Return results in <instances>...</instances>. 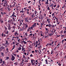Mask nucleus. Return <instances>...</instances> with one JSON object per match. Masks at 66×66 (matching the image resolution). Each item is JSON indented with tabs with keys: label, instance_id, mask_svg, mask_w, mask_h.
Masks as SVG:
<instances>
[{
	"label": "nucleus",
	"instance_id": "nucleus-7",
	"mask_svg": "<svg viewBox=\"0 0 66 66\" xmlns=\"http://www.w3.org/2000/svg\"><path fill=\"white\" fill-rule=\"evenodd\" d=\"M6 36V35H5V34H3V33H2V37H3V36L4 37H5V36Z\"/></svg>",
	"mask_w": 66,
	"mask_h": 66
},
{
	"label": "nucleus",
	"instance_id": "nucleus-41",
	"mask_svg": "<svg viewBox=\"0 0 66 66\" xmlns=\"http://www.w3.org/2000/svg\"><path fill=\"white\" fill-rule=\"evenodd\" d=\"M45 29L46 31H48V30L47 28H45Z\"/></svg>",
	"mask_w": 66,
	"mask_h": 66
},
{
	"label": "nucleus",
	"instance_id": "nucleus-34",
	"mask_svg": "<svg viewBox=\"0 0 66 66\" xmlns=\"http://www.w3.org/2000/svg\"><path fill=\"white\" fill-rule=\"evenodd\" d=\"M62 65V64L61 63H59L58 64V65L59 66H61Z\"/></svg>",
	"mask_w": 66,
	"mask_h": 66
},
{
	"label": "nucleus",
	"instance_id": "nucleus-11",
	"mask_svg": "<svg viewBox=\"0 0 66 66\" xmlns=\"http://www.w3.org/2000/svg\"><path fill=\"white\" fill-rule=\"evenodd\" d=\"M45 61L46 62V64H48V60L46 59L45 60Z\"/></svg>",
	"mask_w": 66,
	"mask_h": 66
},
{
	"label": "nucleus",
	"instance_id": "nucleus-57",
	"mask_svg": "<svg viewBox=\"0 0 66 66\" xmlns=\"http://www.w3.org/2000/svg\"><path fill=\"white\" fill-rule=\"evenodd\" d=\"M19 39H18V42H20V39H19Z\"/></svg>",
	"mask_w": 66,
	"mask_h": 66
},
{
	"label": "nucleus",
	"instance_id": "nucleus-30",
	"mask_svg": "<svg viewBox=\"0 0 66 66\" xmlns=\"http://www.w3.org/2000/svg\"><path fill=\"white\" fill-rule=\"evenodd\" d=\"M15 46L14 45L13 46V48H12V50H13V49H14L15 48Z\"/></svg>",
	"mask_w": 66,
	"mask_h": 66
},
{
	"label": "nucleus",
	"instance_id": "nucleus-51",
	"mask_svg": "<svg viewBox=\"0 0 66 66\" xmlns=\"http://www.w3.org/2000/svg\"><path fill=\"white\" fill-rule=\"evenodd\" d=\"M25 27H26V28H27V27H28V25H26V26H25Z\"/></svg>",
	"mask_w": 66,
	"mask_h": 66
},
{
	"label": "nucleus",
	"instance_id": "nucleus-40",
	"mask_svg": "<svg viewBox=\"0 0 66 66\" xmlns=\"http://www.w3.org/2000/svg\"><path fill=\"white\" fill-rule=\"evenodd\" d=\"M63 30H61V33H63Z\"/></svg>",
	"mask_w": 66,
	"mask_h": 66
},
{
	"label": "nucleus",
	"instance_id": "nucleus-24",
	"mask_svg": "<svg viewBox=\"0 0 66 66\" xmlns=\"http://www.w3.org/2000/svg\"><path fill=\"white\" fill-rule=\"evenodd\" d=\"M53 34H51H51H48L49 35V36H52V35H53Z\"/></svg>",
	"mask_w": 66,
	"mask_h": 66
},
{
	"label": "nucleus",
	"instance_id": "nucleus-52",
	"mask_svg": "<svg viewBox=\"0 0 66 66\" xmlns=\"http://www.w3.org/2000/svg\"><path fill=\"white\" fill-rule=\"evenodd\" d=\"M13 29H15V26H14L13 27Z\"/></svg>",
	"mask_w": 66,
	"mask_h": 66
},
{
	"label": "nucleus",
	"instance_id": "nucleus-19",
	"mask_svg": "<svg viewBox=\"0 0 66 66\" xmlns=\"http://www.w3.org/2000/svg\"><path fill=\"white\" fill-rule=\"evenodd\" d=\"M52 26V25H51L50 24H48V27L49 28H50V27H51Z\"/></svg>",
	"mask_w": 66,
	"mask_h": 66
},
{
	"label": "nucleus",
	"instance_id": "nucleus-46",
	"mask_svg": "<svg viewBox=\"0 0 66 66\" xmlns=\"http://www.w3.org/2000/svg\"><path fill=\"white\" fill-rule=\"evenodd\" d=\"M54 43V41H53L51 43L52 45H53V44Z\"/></svg>",
	"mask_w": 66,
	"mask_h": 66
},
{
	"label": "nucleus",
	"instance_id": "nucleus-39",
	"mask_svg": "<svg viewBox=\"0 0 66 66\" xmlns=\"http://www.w3.org/2000/svg\"><path fill=\"white\" fill-rule=\"evenodd\" d=\"M30 56H31V57H33V55H32V54H31L30 55Z\"/></svg>",
	"mask_w": 66,
	"mask_h": 66
},
{
	"label": "nucleus",
	"instance_id": "nucleus-3",
	"mask_svg": "<svg viewBox=\"0 0 66 66\" xmlns=\"http://www.w3.org/2000/svg\"><path fill=\"white\" fill-rule=\"evenodd\" d=\"M8 29L9 30H10L11 29V25L10 24H8Z\"/></svg>",
	"mask_w": 66,
	"mask_h": 66
},
{
	"label": "nucleus",
	"instance_id": "nucleus-14",
	"mask_svg": "<svg viewBox=\"0 0 66 66\" xmlns=\"http://www.w3.org/2000/svg\"><path fill=\"white\" fill-rule=\"evenodd\" d=\"M4 29H5V31H6V30H7V27H6L5 26H4Z\"/></svg>",
	"mask_w": 66,
	"mask_h": 66
},
{
	"label": "nucleus",
	"instance_id": "nucleus-53",
	"mask_svg": "<svg viewBox=\"0 0 66 66\" xmlns=\"http://www.w3.org/2000/svg\"><path fill=\"white\" fill-rule=\"evenodd\" d=\"M31 52L32 53H35V52L33 51H32Z\"/></svg>",
	"mask_w": 66,
	"mask_h": 66
},
{
	"label": "nucleus",
	"instance_id": "nucleus-64",
	"mask_svg": "<svg viewBox=\"0 0 66 66\" xmlns=\"http://www.w3.org/2000/svg\"><path fill=\"white\" fill-rule=\"evenodd\" d=\"M64 40L65 42H66V39H64Z\"/></svg>",
	"mask_w": 66,
	"mask_h": 66
},
{
	"label": "nucleus",
	"instance_id": "nucleus-27",
	"mask_svg": "<svg viewBox=\"0 0 66 66\" xmlns=\"http://www.w3.org/2000/svg\"><path fill=\"white\" fill-rule=\"evenodd\" d=\"M1 14H2V16H3L4 13H3V12H1Z\"/></svg>",
	"mask_w": 66,
	"mask_h": 66
},
{
	"label": "nucleus",
	"instance_id": "nucleus-56",
	"mask_svg": "<svg viewBox=\"0 0 66 66\" xmlns=\"http://www.w3.org/2000/svg\"><path fill=\"white\" fill-rule=\"evenodd\" d=\"M6 43H5V44H7V43H8V42H7V41H6Z\"/></svg>",
	"mask_w": 66,
	"mask_h": 66
},
{
	"label": "nucleus",
	"instance_id": "nucleus-28",
	"mask_svg": "<svg viewBox=\"0 0 66 66\" xmlns=\"http://www.w3.org/2000/svg\"><path fill=\"white\" fill-rule=\"evenodd\" d=\"M28 20H31V17L29 18L28 19Z\"/></svg>",
	"mask_w": 66,
	"mask_h": 66
},
{
	"label": "nucleus",
	"instance_id": "nucleus-1",
	"mask_svg": "<svg viewBox=\"0 0 66 66\" xmlns=\"http://www.w3.org/2000/svg\"><path fill=\"white\" fill-rule=\"evenodd\" d=\"M2 3L1 4L4 7H5L6 6V5H6L7 6V2L6 1V0H2Z\"/></svg>",
	"mask_w": 66,
	"mask_h": 66
},
{
	"label": "nucleus",
	"instance_id": "nucleus-61",
	"mask_svg": "<svg viewBox=\"0 0 66 66\" xmlns=\"http://www.w3.org/2000/svg\"><path fill=\"white\" fill-rule=\"evenodd\" d=\"M38 41H36V43L37 44H38Z\"/></svg>",
	"mask_w": 66,
	"mask_h": 66
},
{
	"label": "nucleus",
	"instance_id": "nucleus-16",
	"mask_svg": "<svg viewBox=\"0 0 66 66\" xmlns=\"http://www.w3.org/2000/svg\"><path fill=\"white\" fill-rule=\"evenodd\" d=\"M26 15V12H23V14H22V15L23 16H24V15Z\"/></svg>",
	"mask_w": 66,
	"mask_h": 66
},
{
	"label": "nucleus",
	"instance_id": "nucleus-44",
	"mask_svg": "<svg viewBox=\"0 0 66 66\" xmlns=\"http://www.w3.org/2000/svg\"><path fill=\"white\" fill-rule=\"evenodd\" d=\"M50 12H49L50 14H51V13H52V12H51V11L50 10Z\"/></svg>",
	"mask_w": 66,
	"mask_h": 66
},
{
	"label": "nucleus",
	"instance_id": "nucleus-59",
	"mask_svg": "<svg viewBox=\"0 0 66 66\" xmlns=\"http://www.w3.org/2000/svg\"><path fill=\"white\" fill-rule=\"evenodd\" d=\"M40 6L39 5H38V8H40Z\"/></svg>",
	"mask_w": 66,
	"mask_h": 66
},
{
	"label": "nucleus",
	"instance_id": "nucleus-55",
	"mask_svg": "<svg viewBox=\"0 0 66 66\" xmlns=\"http://www.w3.org/2000/svg\"><path fill=\"white\" fill-rule=\"evenodd\" d=\"M22 30H23H23H24V28H23V27H22Z\"/></svg>",
	"mask_w": 66,
	"mask_h": 66
},
{
	"label": "nucleus",
	"instance_id": "nucleus-62",
	"mask_svg": "<svg viewBox=\"0 0 66 66\" xmlns=\"http://www.w3.org/2000/svg\"><path fill=\"white\" fill-rule=\"evenodd\" d=\"M31 1H28V3H30L31 2Z\"/></svg>",
	"mask_w": 66,
	"mask_h": 66
},
{
	"label": "nucleus",
	"instance_id": "nucleus-21",
	"mask_svg": "<svg viewBox=\"0 0 66 66\" xmlns=\"http://www.w3.org/2000/svg\"><path fill=\"white\" fill-rule=\"evenodd\" d=\"M52 45V44H51V43H48V46H51Z\"/></svg>",
	"mask_w": 66,
	"mask_h": 66
},
{
	"label": "nucleus",
	"instance_id": "nucleus-26",
	"mask_svg": "<svg viewBox=\"0 0 66 66\" xmlns=\"http://www.w3.org/2000/svg\"><path fill=\"white\" fill-rule=\"evenodd\" d=\"M25 49V48H23V47H22V51L23 50H24Z\"/></svg>",
	"mask_w": 66,
	"mask_h": 66
},
{
	"label": "nucleus",
	"instance_id": "nucleus-8",
	"mask_svg": "<svg viewBox=\"0 0 66 66\" xmlns=\"http://www.w3.org/2000/svg\"><path fill=\"white\" fill-rule=\"evenodd\" d=\"M4 32L5 34H9V31H7V32H6L5 31H4Z\"/></svg>",
	"mask_w": 66,
	"mask_h": 66
},
{
	"label": "nucleus",
	"instance_id": "nucleus-20",
	"mask_svg": "<svg viewBox=\"0 0 66 66\" xmlns=\"http://www.w3.org/2000/svg\"><path fill=\"white\" fill-rule=\"evenodd\" d=\"M18 63V62H16L15 63H14V65H17Z\"/></svg>",
	"mask_w": 66,
	"mask_h": 66
},
{
	"label": "nucleus",
	"instance_id": "nucleus-13",
	"mask_svg": "<svg viewBox=\"0 0 66 66\" xmlns=\"http://www.w3.org/2000/svg\"><path fill=\"white\" fill-rule=\"evenodd\" d=\"M3 62V61H2V59H1L0 60V63H2Z\"/></svg>",
	"mask_w": 66,
	"mask_h": 66
},
{
	"label": "nucleus",
	"instance_id": "nucleus-23",
	"mask_svg": "<svg viewBox=\"0 0 66 66\" xmlns=\"http://www.w3.org/2000/svg\"><path fill=\"white\" fill-rule=\"evenodd\" d=\"M36 23H35L34 24H33V25L35 26V27H36Z\"/></svg>",
	"mask_w": 66,
	"mask_h": 66
},
{
	"label": "nucleus",
	"instance_id": "nucleus-58",
	"mask_svg": "<svg viewBox=\"0 0 66 66\" xmlns=\"http://www.w3.org/2000/svg\"><path fill=\"white\" fill-rule=\"evenodd\" d=\"M53 5V4L52 5V4H51L50 5V7H51Z\"/></svg>",
	"mask_w": 66,
	"mask_h": 66
},
{
	"label": "nucleus",
	"instance_id": "nucleus-48",
	"mask_svg": "<svg viewBox=\"0 0 66 66\" xmlns=\"http://www.w3.org/2000/svg\"><path fill=\"white\" fill-rule=\"evenodd\" d=\"M37 53H39V50H37Z\"/></svg>",
	"mask_w": 66,
	"mask_h": 66
},
{
	"label": "nucleus",
	"instance_id": "nucleus-9",
	"mask_svg": "<svg viewBox=\"0 0 66 66\" xmlns=\"http://www.w3.org/2000/svg\"><path fill=\"white\" fill-rule=\"evenodd\" d=\"M47 1L45 2V4H49V3H48V2L49 1L48 0H47Z\"/></svg>",
	"mask_w": 66,
	"mask_h": 66
},
{
	"label": "nucleus",
	"instance_id": "nucleus-17",
	"mask_svg": "<svg viewBox=\"0 0 66 66\" xmlns=\"http://www.w3.org/2000/svg\"><path fill=\"white\" fill-rule=\"evenodd\" d=\"M22 43H23L25 44H27V43L26 42L24 41H22Z\"/></svg>",
	"mask_w": 66,
	"mask_h": 66
},
{
	"label": "nucleus",
	"instance_id": "nucleus-2",
	"mask_svg": "<svg viewBox=\"0 0 66 66\" xmlns=\"http://www.w3.org/2000/svg\"><path fill=\"white\" fill-rule=\"evenodd\" d=\"M15 59V56H14L12 54L11 55V60L12 61H14Z\"/></svg>",
	"mask_w": 66,
	"mask_h": 66
},
{
	"label": "nucleus",
	"instance_id": "nucleus-43",
	"mask_svg": "<svg viewBox=\"0 0 66 66\" xmlns=\"http://www.w3.org/2000/svg\"><path fill=\"white\" fill-rule=\"evenodd\" d=\"M64 36V35H62L61 36V37L63 38Z\"/></svg>",
	"mask_w": 66,
	"mask_h": 66
},
{
	"label": "nucleus",
	"instance_id": "nucleus-31",
	"mask_svg": "<svg viewBox=\"0 0 66 66\" xmlns=\"http://www.w3.org/2000/svg\"><path fill=\"white\" fill-rule=\"evenodd\" d=\"M30 29H31V28H29L28 29H27V31H29V30H30Z\"/></svg>",
	"mask_w": 66,
	"mask_h": 66
},
{
	"label": "nucleus",
	"instance_id": "nucleus-37",
	"mask_svg": "<svg viewBox=\"0 0 66 66\" xmlns=\"http://www.w3.org/2000/svg\"><path fill=\"white\" fill-rule=\"evenodd\" d=\"M22 24V23L21 22L20 23V24L19 25V26H21Z\"/></svg>",
	"mask_w": 66,
	"mask_h": 66
},
{
	"label": "nucleus",
	"instance_id": "nucleus-38",
	"mask_svg": "<svg viewBox=\"0 0 66 66\" xmlns=\"http://www.w3.org/2000/svg\"><path fill=\"white\" fill-rule=\"evenodd\" d=\"M12 54H13L14 56H16V55L14 53H13Z\"/></svg>",
	"mask_w": 66,
	"mask_h": 66
},
{
	"label": "nucleus",
	"instance_id": "nucleus-45",
	"mask_svg": "<svg viewBox=\"0 0 66 66\" xmlns=\"http://www.w3.org/2000/svg\"><path fill=\"white\" fill-rule=\"evenodd\" d=\"M32 36V33L30 34L29 35V36Z\"/></svg>",
	"mask_w": 66,
	"mask_h": 66
},
{
	"label": "nucleus",
	"instance_id": "nucleus-54",
	"mask_svg": "<svg viewBox=\"0 0 66 66\" xmlns=\"http://www.w3.org/2000/svg\"><path fill=\"white\" fill-rule=\"evenodd\" d=\"M34 13H38V12H36V11L35 10V12H34Z\"/></svg>",
	"mask_w": 66,
	"mask_h": 66
},
{
	"label": "nucleus",
	"instance_id": "nucleus-25",
	"mask_svg": "<svg viewBox=\"0 0 66 66\" xmlns=\"http://www.w3.org/2000/svg\"><path fill=\"white\" fill-rule=\"evenodd\" d=\"M21 49V47H19V48L18 49L19 50H20Z\"/></svg>",
	"mask_w": 66,
	"mask_h": 66
},
{
	"label": "nucleus",
	"instance_id": "nucleus-36",
	"mask_svg": "<svg viewBox=\"0 0 66 66\" xmlns=\"http://www.w3.org/2000/svg\"><path fill=\"white\" fill-rule=\"evenodd\" d=\"M48 23H51V22L50 21V20H49L48 21Z\"/></svg>",
	"mask_w": 66,
	"mask_h": 66
},
{
	"label": "nucleus",
	"instance_id": "nucleus-35",
	"mask_svg": "<svg viewBox=\"0 0 66 66\" xmlns=\"http://www.w3.org/2000/svg\"><path fill=\"white\" fill-rule=\"evenodd\" d=\"M17 34V32H15L14 33V35H16Z\"/></svg>",
	"mask_w": 66,
	"mask_h": 66
},
{
	"label": "nucleus",
	"instance_id": "nucleus-42",
	"mask_svg": "<svg viewBox=\"0 0 66 66\" xmlns=\"http://www.w3.org/2000/svg\"><path fill=\"white\" fill-rule=\"evenodd\" d=\"M27 20H28V19H27L26 18L25 19V21H26V22H27Z\"/></svg>",
	"mask_w": 66,
	"mask_h": 66
},
{
	"label": "nucleus",
	"instance_id": "nucleus-18",
	"mask_svg": "<svg viewBox=\"0 0 66 66\" xmlns=\"http://www.w3.org/2000/svg\"><path fill=\"white\" fill-rule=\"evenodd\" d=\"M0 11H3V8H1L0 9Z\"/></svg>",
	"mask_w": 66,
	"mask_h": 66
},
{
	"label": "nucleus",
	"instance_id": "nucleus-5",
	"mask_svg": "<svg viewBox=\"0 0 66 66\" xmlns=\"http://www.w3.org/2000/svg\"><path fill=\"white\" fill-rule=\"evenodd\" d=\"M15 14V13L14 12H13V14L12 15V16H13V17H16V16L14 15Z\"/></svg>",
	"mask_w": 66,
	"mask_h": 66
},
{
	"label": "nucleus",
	"instance_id": "nucleus-50",
	"mask_svg": "<svg viewBox=\"0 0 66 66\" xmlns=\"http://www.w3.org/2000/svg\"><path fill=\"white\" fill-rule=\"evenodd\" d=\"M56 5H55L54 6V7H56Z\"/></svg>",
	"mask_w": 66,
	"mask_h": 66
},
{
	"label": "nucleus",
	"instance_id": "nucleus-47",
	"mask_svg": "<svg viewBox=\"0 0 66 66\" xmlns=\"http://www.w3.org/2000/svg\"><path fill=\"white\" fill-rule=\"evenodd\" d=\"M3 64H5V62L4 61H3Z\"/></svg>",
	"mask_w": 66,
	"mask_h": 66
},
{
	"label": "nucleus",
	"instance_id": "nucleus-63",
	"mask_svg": "<svg viewBox=\"0 0 66 66\" xmlns=\"http://www.w3.org/2000/svg\"><path fill=\"white\" fill-rule=\"evenodd\" d=\"M34 26H34V25H32V27L33 28L34 27Z\"/></svg>",
	"mask_w": 66,
	"mask_h": 66
},
{
	"label": "nucleus",
	"instance_id": "nucleus-29",
	"mask_svg": "<svg viewBox=\"0 0 66 66\" xmlns=\"http://www.w3.org/2000/svg\"><path fill=\"white\" fill-rule=\"evenodd\" d=\"M57 48V47H55L54 48V51H55L56 50V49Z\"/></svg>",
	"mask_w": 66,
	"mask_h": 66
},
{
	"label": "nucleus",
	"instance_id": "nucleus-10",
	"mask_svg": "<svg viewBox=\"0 0 66 66\" xmlns=\"http://www.w3.org/2000/svg\"><path fill=\"white\" fill-rule=\"evenodd\" d=\"M5 60H6L7 59H9V57H5Z\"/></svg>",
	"mask_w": 66,
	"mask_h": 66
},
{
	"label": "nucleus",
	"instance_id": "nucleus-15",
	"mask_svg": "<svg viewBox=\"0 0 66 66\" xmlns=\"http://www.w3.org/2000/svg\"><path fill=\"white\" fill-rule=\"evenodd\" d=\"M42 48V45H40V46H39V45L38 48H39V49H41Z\"/></svg>",
	"mask_w": 66,
	"mask_h": 66
},
{
	"label": "nucleus",
	"instance_id": "nucleus-32",
	"mask_svg": "<svg viewBox=\"0 0 66 66\" xmlns=\"http://www.w3.org/2000/svg\"><path fill=\"white\" fill-rule=\"evenodd\" d=\"M34 14H33L32 15H31V17L32 18H33L34 17Z\"/></svg>",
	"mask_w": 66,
	"mask_h": 66
},
{
	"label": "nucleus",
	"instance_id": "nucleus-4",
	"mask_svg": "<svg viewBox=\"0 0 66 66\" xmlns=\"http://www.w3.org/2000/svg\"><path fill=\"white\" fill-rule=\"evenodd\" d=\"M11 20H9L8 21V22H9V23H12V22H13V21L12 20V19H11Z\"/></svg>",
	"mask_w": 66,
	"mask_h": 66
},
{
	"label": "nucleus",
	"instance_id": "nucleus-6",
	"mask_svg": "<svg viewBox=\"0 0 66 66\" xmlns=\"http://www.w3.org/2000/svg\"><path fill=\"white\" fill-rule=\"evenodd\" d=\"M5 47L3 46H1V47L0 48V49L1 50L4 49H5Z\"/></svg>",
	"mask_w": 66,
	"mask_h": 66
},
{
	"label": "nucleus",
	"instance_id": "nucleus-12",
	"mask_svg": "<svg viewBox=\"0 0 66 66\" xmlns=\"http://www.w3.org/2000/svg\"><path fill=\"white\" fill-rule=\"evenodd\" d=\"M1 54L2 55V56H4V54L3 53V52H1Z\"/></svg>",
	"mask_w": 66,
	"mask_h": 66
},
{
	"label": "nucleus",
	"instance_id": "nucleus-22",
	"mask_svg": "<svg viewBox=\"0 0 66 66\" xmlns=\"http://www.w3.org/2000/svg\"><path fill=\"white\" fill-rule=\"evenodd\" d=\"M31 62H34H34H35V63H36L35 62V60H31Z\"/></svg>",
	"mask_w": 66,
	"mask_h": 66
},
{
	"label": "nucleus",
	"instance_id": "nucleus-49",
	"mask_svg": "<svg viewBox=\"0 0 66 66\" xmlns=\"http://www.w3.org/2000/svg\"><path fill=\"white\" fill-rule=\"evenodd\" d=\"M55 26L53 24L52 25V27L53 28L54 27H55Z\"/></svg>",
	"mask_w": 66,
	"mask_h": 66
},
{
	"label": "nucleus",
	"instance_id": "nucleus-60",
	"mask_svg": "<svg viewBox=\"0 0 66 66\" xmlns=\"http://www.w3.org/2000/svg\"><path fill=\"white\" fill-rule=\"evenodd\" d=\"M24 10H25V11H27V9H26V8H24Z\"/></svg>",
	"mask_w": 66,
	"mask_h": 66
},
{
	"label": "nucleus",
	"instance_id": "nucleus-33",
	"mask_svg": "<svg viewBox=\"0 0 66 66\" xmlns=\"http://www.w3.org/2000/svg\"><path fill=\"white\" fill-rule=\"evenodd\" d=\"M64 40H62V44H63V43H64Z\"/></svg>",
	"mask_w": 66,
	"mask_h": 66
}]
</instances>
